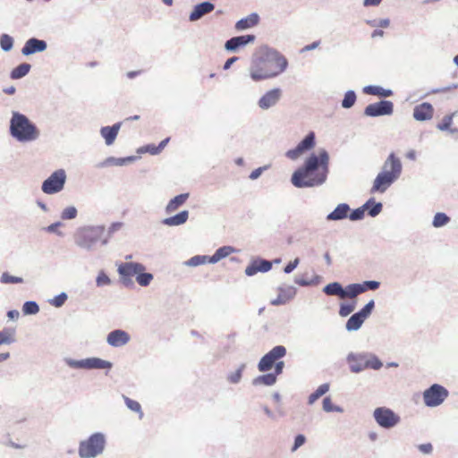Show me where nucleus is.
Returning a JSON list of instances; mask_svg holds the SVG:
<instances>
[{
	"instance_id": "obj_9",
	"label": "nucleus",
	"mask_w": 458,
	"mask_h": 458,
	"mask_svg": "<svg viewBox=\"0 0 458 458\" xmlns=\"http://www.w3.org/2000/svg\"><path fill=\"white\" fill-rule=\"evenodd\" d=\"M66 179V172L64 169L55 170L42 182L41 190L48 195L58 193L63 191Z\"/></svg>"
},
{
	"instance_id": "obj_37",
	"label": "nucleus",
	"mask_w": 458,
	"mask_h": 458,
	"mask_svg": "<svg viewBox=\"0 0 458 458\" xmlns=\"http://www.w3.org/2000/svg\"><path fill=\"white\" fill-rule=\"evenodd\" d=\"M31 65L28 63H22L12 70L10 77L13 80H19L25 77L30 71Z\"/></svg>"
},
{
	"instance_id": "obj_18",
	"label": "nucleus",
	"mask_w": 458,
	"mask_h": 458,
	"mask_svg": "<svg viewBox=\"0 0 458 458\" xmlns=\"http://www.w3.org/2000/svg\"><path fill=\"white\" fill-rule=\"evenodd\" d=\"M282 97V90L278 88L272 89L266 92L259 100L258 106L262 110L274 107Z\"/></svg>"
},
{
	"instance_id": "obj_30",
	"label": "nucleus",
	"mask_w": 458,
	"mask_h": 458,
	"mask_svg": "<svg viewBox=\"0 0 458 458\" xmlns=\"http://www.w3.org/2000/svg\"><path fill=\"white\" fill-rule=\"evenodd\" d=\"M188 217L189 212L187 210H182L173 216L165 218L163 220V224L168 226H177L186 223Z\"/></svg>"
},
{
	"instance_id": "obj_17",
	"label": "nucleus",
	"mask_w": 458,
	"mask_h": 458,
	"mask_svg": "<svg viewBox=\"0 0 458 458\" xmlns=\"http://www.w3.org/2000/svg\"><path fill=\"white\" fill-rule=\"evenodd\" d=\"M398 178L386 171H381L374 180L371 192H385Z\"/></svg>"
},
{
	"instance_id": "obj_33",
	"label": "nucleus",
	"mask_w": 458,
	"mask_h": 458,
	"mask_svg": "<svg viewBox=\"0 0 458 458\" xmlns=\"http://www.w3.org/2000/svg\"><path fill=\"white\" fill-rule=\"evenodd\" d=\"M189 198V193H182L173 198L166 206V212L172 213L179 208Z\"/></svg>"
},
{
	"instance_id": "obj_50",
	"label": "nucleus",
	"mask_w": 458,
	"mask_h": 458,
	"mask_svg": "<svg viewBox=\"0 0 458 458\" xmlns=\"http://www.w3.org/2000/svg\"><path fill=\"white\" fill-rule=\"evenodd\" d=\"M0 46L3 51L8 52L13 49V38L8 34H2L0 36Z\"/></svg>"
},
{
	"instance_id": "obj_55",
	"label": "nucleus",
	"mask_w": 458,
	"mask_h": 458,
	"mask_svg": "<svg viewBox=\"0 0 458 458\" xmlns=\"http://www.w3.org/2000/svg\"><path fill=\"white\" fill-rule=\"evenodd\" d=\"M306 442V437L302 434H298L294 437V443L291 448V452L294 453L296 452L301 446H302Z\"/></svg>"
},
{
	"instance_id": "obj_49",
	"label": "nucleus",
	"mask_w": 458,
	"mask_h": 458,
	"mask_svg": "<svg viewBox=\"0 0 458 458\" xmlns=\"http://www.w3.org/2000/svg\"><path fill=\"white\" fill-rule=\"evenodd\" d=\"M1 284H24L22 277L11 276L8 273H4L0 279Z\"/></svg>"
},
{
	"instance_id": "obj_10",
	"label": "nucleus",
	"mask_w": 458,
	"mask_h": 458,
	"mask_svg": "<svg viewBox=\"0 0 458 458\" xmlns=\"http://www.w3.org/2000/svg\"><path fill=\"white\" fill-rule=\"evenodd\" d=\"M373 418L379 427L386 429L394 428L401 420L400 416L387 407L376 408Z\"/></svg>"
},
{
	"instance_id": "obj_20",
	"label": "nucleus",
	"mask_w": 458,
	"mask_h": 458,
	"mask_svg": "<svg viewBox=\"0 0 458 458\" xmlns=\"http://www.w3.org/2000/svg\"><path fill=\"white\" fill-rule=\"evenodd\" d=\"M47 48V44L43 39L37 38H29L21 48V54L25 56L34 55L36 53L44 52Z\"/></svg>"
},
{
	"instance_id": "obj_60",
	"label": "nucleus",
	"mask_w": 458,
	"mask_h": 458,
	"mask_svg": "<svg viewBox=\"0 0 458 458\" xmlns=\"http://www.w3.org/2000/svg\"><path fill=\"white\" fill-rule=\"evenodd\" d=\"M267 168H268V165H264V166H261V167H259V168H257V169L253 170V171L250 173V174L249 178H250V180H256V179H258V178L262 174V173H263L264 171H266Z\"/></svg>"
},
{
	"instance_id": "obj_11",
	"label": "nucleus",
	"mask_w": 458,
	"mask_h": 458,
	"mask_svg": "<svg viewBox=\"0 0 458 458\" xmlns=\"http://www.w3.org/2000/svg\"><path fill=\"white\" fill-rule=\"evenodd\" d=\"M448 391L438 384H433L423 392L424 403L428 407H437L448 397Z\"/></svg>"
},
{
	"instance_id": "obj_57",
	"label": "nucleus",
	"mask_w": 458,
	"mask_h": 458,
	"mask_svg": "<svg viewBox=\"0 0 458 458\" xmlns=\"http://www.w3.org/2000/svg\"><path fill=\"white\" fill-rule=\"evenodd\" d=\"M63 226V223L62 222H55V223H53L51 224L50 225H48L47 228H46V231L47 233H55L57 234L58 236H64V233L59 231V228Z\"/></svg>"
},
{
	"instance_id": "obj_41",
	"label": "nucleus",
	"mask_w": 458,
	"mask_h": 458,
	"mask_svg": "<svg viewBox=\"0 0 458 458\" xmlns=\"http://www.w3.org/2000/svg\"><path fill=\"white\" fill-rule=\"evenodd\" d=\"M245 368H246L245 363H242L241 365H239V367L237 368V369L235 371L230 372L227 375V377H226L227 381L230 384H233V385L239 384L242 380V372L244 371Z\"/></svg>"
},
{
	"instance_id": "obj_19",
	"label": "nucleus",
	"mask_w": 458,
	"mask_h": 458,
	"mask_svg": "<svg viewBox=\"0 0 458 458\" xmlns=\"http://www.w3.org/2000/svg\"><path fill=\"white\" fill-rule=\"evenodd\" d=\"M131 340L130 335L123 329H114L106 336V343L114 348L126 345Z\"/></svg>"
},
{
	"instance_id": "obj_40",
	"label": "nucleus",
	"mask_w": 458,
	"mask_h": 458,
	"mask_svg": "<svg viewBox=\"0 0 458 458\" xmlns=\"http://www.w3.org/2000/svg\"><path fill=\"white\" fill-rule=\"evenodd\" d=\"M329 391V384L325 383L320 385L316 391L310 394L308 398V403L313 404L318 398L327 394Z\"/></svg>"
},
{
	"instance_id": "obj_7",
	"label": "nucleus",
	"mask_w": 458,
	"mask_h": 458,
	"mask_svg": "<svg viewBox=\"0 0 458 458\" xmlns=\"http://www.w3.org/2000/svg\"><path fill=\"white\" fill-rule=\"evenodd\" d=\"M106 444V436L103 433H93L87 439L80 442L78 454L81 458H96L103 454Z\"/></svg>"
},
{
	"instance_id": "obj_15",
	"label": "nucleus",
	"mask_w": 458,
	"mask_h": 458,
	"mask_svg": "<svg viewBox=\"0 0 458 458\" xmlns=\"http://www.w3.org/2000/svg\"><path fill=\"white\" fill-rule=\"evenodd\" d=\"M369 288H323L324 293L329 296H337L341 300L350 299L356 301L355 298L369 290Z\"/></svg>"
},
{
	"instance_id": "obj_34",
	"label": "nucleus",
	"mask_w": 458,
	"mask_h": 458,
	"mask_svg": "<svg viewBox=\"0 0 458 458\" xmlns=\"http://www.w3.org/2000/svg\"><path fill=\"white\" fill-rule=\"evenodd\" d=\"M276 382V377L275 374L267 373L265 375L258 376L257 377L252 379V385L257 386H271L275 385Z\"/></svg>"
},
{
	"instance_id": "obj_48",
	"label": "nucleus",
	"mask_w": 458,
	"mask_h": 458,
	"mask_svg": "<svg viewBox=\"0 0 458 458\" xmlns=\"http://www.w3.org/2000/svg\"><path fill=\"white\" fill-rule=\"evenodd\" d=\"M78 216V210L74 206H68L63 209L60 217L63 220H72Z\"/></svg>"
},
{
	"instance_id": "obj_35",
	"label": "nucleus",
	"mask_w": 458,
	"mask_h": 458,
	"mask_svg": "<svg viewBox=\"0 0 458 458\" xmlns=\"http://www.w3.org/2000/svg\"><path fill=\"white\" fill-rule=\"evenodd\" d=\"M363 92L368 95L379 96L384 98L390 97L393 94L391 89H386L380 86L374 85H369L364 87Z\"/></svg>"
},
{
	"instance_id": "obj_12",
	"label": "nucleus",
	"mask_w": 458,
	"mask_h": 458,
	"mask_svg": "<svg viewBox=\"0 0 458 458\" xmlns=\"http://www.w3.org/2000/svg\"><path fill=\"white\" fill-rule=\"evenodd\" d=\"M286 354V349L283 345H276L266 353L258 364V369L260 372H267L270 370L276 360L282 359Z\"/></svg>"
},
{
	"instance_id": "obj_29",
	"label": "nucleus",
	"mask_w": 458,
	"mask_h": 458,
	"mask_svg": "<svg viewBox=\"0 0 458 458\" xmlns=\"http://www.w3.org/2000/svg\"><path fill=\"white\" fill-rule=\"evenodd\" d=\"M259 17L257 13H253L245 18L239 20L235 23V29L237 30H244L256 26L259 23Z\"/></svg>"
},
{
	"instance_id": "obj_53",
	"label": "nucleus",
	"mask_w": 458,
	"mask_h": 458,
	"mask_svg": "<svg viewBox=\"0 0 458 458\" xmlns=\"http://www.w3.org/2000/svg\"><path fill=\"white\" fill-rule=\"evenodd\" d=\"M382 208H383L382 203L375 202V200L373 199V202H371L369 209H367L366 211H368V214L370 216L375 217L382 211Z\"/></svg>"
},
{
	"instance_id": "obj_44",
	"label": "nucleus",
	"mask_w": 458,
	"mask_h": 458,
	"mask_svg": "<svg viewBox=\"0 0 458 458\" xmlns=\"http://www.w3.org/2000/svg\"><path fill=\"white\" fill-rule=\"evenodd\" d=\"M39 311L38 304L34 301H27L22 305L24 315H36Z\"/></svg>"
},
{
	"instance_id": "obj_16",
	"label": "nucleus",
	"mask_w": 458,
	"mask_h": 458,
	"mask_svg": "<svg viewBox=\"0 0 458 458\" xmlns=\"http://www.w3.org/2000/svg\"><path fill=\"white\" fill-rule=\"evenodd\" d=\"M256 37L251 34L233 37L225 43V49L235 53L240 48L253 43Z\"/></svg>"
},
{
	"instance_id": "obj_63",
	"label": "nucleus",
	"mask_w": 458,
	"mask_h": 458,
	"mask_svg": "<svg viewBox=\"0 0 458 458\" xmlns=\"http://www.w3.org/2000/svg\"><path fill=\"white\" fill-rule=\"evenodd\" d=\"M418 448L421 453L425 454H429L433 451V446L430 443L421 444L418 446Z\"/></svg>"
},
{
	"instance_id": "obj_62",
	"label": "nucleus",
	"mask_w": 458,
	"mask_h": 458,
	"mask_svg": "<svg viewBox=\"0 0 458 458\" xmlns=\"http://www.w3.org/2000/svg\"><path fill=\"white\" fill-rule=\"evenodd\" d=\"M369 24L370 26H378L381 28H387L390 24V21H389V19H381L378 21L377 23L376 22V21H369Z\"/></svg>"
},
{
	"instance_id": "obj_54",
	"label": "nucleus",
	"mask_w": 458,
	"mask_h": 458,
	"mask_svg": "<svg viewBox=\"0 0 458 458\" xmlns=\"http://www.w3.org/2000/svg\"><path fill=\"white\" fill-rule=\"evenodd\" d=\"M456 113H453L452 114L450 115H445L443 120H442V123H438L437 124V129L440 130V131H447L450 129V126L453 123V117L455 115Z\"/></svg>"
},
{
	"instance_id": "obj_31",
	"label": "nucleus",
	"mask_w": 458,
	"mask_h": 458,
	"mask_svg": "<svg viewBox=\"0 0 458 458\" xmlns=\"http://www.w3.org/2000/svg\"><path fill=\"white\" fill-rule=\"evenodd\" d=\"M135 157H110L105 159L102 163H100L98 166V167H106L109 165H116V166H123L130 162H132L135 160Z\"/></svg>"
},
{
	"instance_id": "obj_13",
	"label": "nucleus",
	"mask_w": 458,
	"mask_h": 458,
	"mask_svg": "<svg viewBox=\"0 0 458 458\" xmlns=\"http://www.w3.org/2000/svg\"><path fill=\"white\" fill-rule=\"evenodd\" d=\"M315 133L313 131L309 132L298 145L286 151L285 156L291 160L298 159L303 153L312 149L315 146Z\"/></svg>"
},
{
	"instance_id": "obj_43",
	"label": "nucleus",
	"mask_w": 458,
	"mask_h": 458,
	"mask_svg": "<svg viewBox=\"0 0 458 458\" xmlns=\"http://www.w3.org/2000/svg\"><path fill=\"white\" fill-rule=\"evenodd\" d=\"M451 221V218L443 212H437L435 214L432 225L435 228H439L446 225Z\"/></svg>"
},
{
	"instance_id": "obj_51",
	"label": "nucleus",
	"mask_w": 458,
	"mask_h": 458,
	"mask_svg": "<svg viewBox=\"0 0 458 458\" xmlns=\"http://www.w3.org/2000/svg\"><path fill=\"white\" fill-rule=\"evenodd\" d=\"M355 305H356V301H351L346 303H342L340 305L339 315L341 317H347L354 310Z\"/></svg>"
},
{
	"instance_id": "obj_52",
	"label": "nucleus",
	"mask_w": 458,
	"mask_h": 458,
	"mask_svg": "<svg viewBox=\"0 0 458 458\" xmlns=\"http://www.w3.org/2000/svg\"><path fill=\"white\" fill-rule=\"evenodd\" d=\"M67 298V294L64 292H63L60 294L54 297L53 299L49 300V303L55 308H60L64 304Z\"/></svg>"
},
{
	"instance_id": "obj_42",
	"label": "nucleus",
	"mask_w": 458,
	"mask_h": 458,
	"mask_svg": "<svg viewBox=\"0 0 458 458\" xmlns=\"http://www.w3.org/2000/svg\"><path fill=\"white\" fill-rule=\"evenodd\" d=\"M123 398L124 400L126 407L131 411L138 413L139 418L141 420L144 416V413L142 411L140 403L135 400L127 397L126 395H123Z\"/></svg>"
},
{
	"instance_id": "obj_32",
	"label": "nucleus",
	"mask_w": 458,
	"mask_h": 458,
	"mask_svg": "<svg viewBox=\"0 0 458 458\" xmlns=\"http://www.w3.org/2000/svg\"><path fill=\"white\" fill-rule=\"evenodd\" d=\"M235 251L234 248L231 246H223L216 250V252L210 256L209 263L215 264L221 260L222 259H225L228 257L230 254L233 253Z\"/></svg>"
},
{
	"instance_id": "obj_58",
	"label": "nucleus",
	"mask_w": 458,
	"mask_h": 458,
	"mask_svg": "<svg viewBox=\"0 0 458 458\" xmlns=\"http://www.w3.org/2000/svg\"><path fill=\"white\" fill-rule=\"evenodd\" d=\"M138 153H149L151 155H157L159 154V149L157 148V146L149 144L143 146L138 149Z\"/></svg>"
},
{
	"instance_id": "obj_59",
	"label": "nucleus",
	"mask_w": 458,
	"mask_h": 458,
	"mask_svg": "<svg viewBox=\"0 0 458 458\" xmlns=\"http://www.w3.org/2000/svg\"><path fill=\"white\" fill-rule=\"evenodd\" d=\"M97 284L98 286L102 284H109L111 283L110 278L104 271H100L96 278Z\"/></svg>"
},
{
	"instance_id": "obj_3",
	"label": "nucleus",
	"mask_w": 458,
	"mask_h": 458,
	"mask_svg": "<svg viewBox=\"0 0 458 458\" xmlns=\"http://www.w3.org/2000/svg\"><path fill=\"white\" fill-rule=\"evenodd\" d=\"M9 132L20 143L33 142L40 137V131L37 125L25 114L18 111L12 112Z\"/></svg>"
},
{
	"instance_id": "obj_25",
	"label": "nucleus",
	"mask_w": 458,
	"mask_h": 458,
	"mask_svg": "<svg viewBox=\"0 0 458 458\" xmlns=\"http://www.w3.org/2000/svg\"><path fill=\"white\" fill-rule=\"evenodd\" d=\"M277 296L271 299L270 303L274 306L286 304L296 295V288H276Z\"/></svg>"
},
{
	"instance_id": "obj_21",
	"label": "nucleus",
	"mask_w": 458,
	"mask_h": 458,
	"mask_svg": "<svg viewBox=\"0 0 458 458\" xmlns=\"http://www.w3.org/2000/svg\"><path fill=\"white\" fill-rule=\"evenodd\" d=\"M403 170V165L394 153H391L383 164L382 171H386L393 176L399 178Z\"/></svg>"
},
{
	"instance_id": "obj_4",
	"label": "nucleus",
	"mask_w": 458,
	"mask_h": 458,
	"mask_svg": "<svg viewBox=\"0 0 458 458\" xmlns=\"http://www.w3.org/2000/svg\"><path fill=\"white\" fill-rule=\"evenodd\" d=\"M145 270V266L138 262L121 263L117 269L122 284H130L132 283L131 278L136 276V281L140 286L148 285L153 279V275Z\"/></svg>"
},
{
	"instance_id": "obj_38",
	"label": "nucleus",
	"mask_w": 458,
	"mask_h": 458,
	"mask_svg": "<svg viewBox=\"0 0 458 458\" xmlns=\"http://www.w3.org/2000/svg\"><path fill=\"white\" fill-rule=\"evenodd\" d=\"M371 202H373V199H369L366 203H364L361 207L352 210L349 215L348 217L352 221H360L363 219L365 216V211L369 209Z\"/></svg>"
},
{
	"instance_id": "obj_36",
	"label": "nucleus",
	"mask_w": 458,
	"mask_h": 458,
	"mask_svg": "<svg viewBox=\"0 0 458 458\" xmlns=\"http://www.w3.org/2000/svg\"><path fill=\"white\" fill-rule=\"evenodd\" d=\"M364 318L358 313H354L350 317V318L347 320L345 327L347 331H357L360 328L364 322Z\"/></svg>"
},
{
	"instance_id": "obj_28",
	"label": "nucleus",
	"mask_w": 458,
	"mask_h": 458,
	"mask_svg": "<svg viewBox=\"0 0 458 458\" xmlns=\"http://www.w3.org/2000/svg\"><path fill=\"white\" fill-rule=\"evenodd\" d=\"M351 211L350 206L346 203H341L327 216V219L329 221H339L348 217L349 212Z\"/></svg>"
},
{
	"instance_id": "obj_64",
	"label": "nucleus",
	"mask_w": 458,
	"mask_h": 458,
	"mask_svg": "<svg viewBox=\"0 0 458 458\" xmlns=\"http://www.w3.org/2000/svg\"><path fill=\"white\" fill-rule=\"evenodd\" d=\"M275 366V372L273 374L276 375V377L282 374L283 372V369H284V362L280 360V361H276V363L274 364Z\"/></svg>"
},
{
	"instance_id": "obj_8",
	"label": "nucleus",
	"mask_w": 458,
	"mask_h": 458,
	"mask_svg": "<svg viewBox=\"0 0 458 458\" xmlns=\"http://www.w3.org/2000/svg\"><path fill=\"white\" fill-rule=\"evenodd\" d=\"M65 364L75 369H110L113 364L98 357H90L82 360H74L72 358H64Z\"/></svg>"
},
{
	"instance_id": "obj_26",
	"label": "nucleus",
	"mask_w": 458,
	"mask_h": 458,
	"mask_svg": "<svg viewBox=\"0 0 458 458\" xmlns=\"http://www.w3.org/2000/svg\"><path fill=\"white\" fill-rule=\"evenodd\" d=\"M434 108L431 104L424 102L413 109V118L417 121H427L433 117Z\"/></svg>"
},
{
	"instance_id": "obj_27",
	"label": "nucleus",
	"mask_w": 458,
	"mask_h": 458,
	"mask_svg": "<svg viewBox=\"0 0 458 458\" xmlns=\"http://www.w3.org/2000/svg\"><path fill=\"white\" fill-rule=\"evenodd\" d=\"M120 128L121 123H116L112 126H105L100 129V134L105 139V142L107 146L114 142Z\"/></svg>"
},
{
	"instance_id": "obj_56",
	"label": "nucleus",
	"mask_w": 458,
	"mask_h": 458,
	"mask_svg": "<svg viewBox=\"0 0 458 458\" xmlns=\"http://www.w3.org/2000/svg\"><path fill=\"white\" fill-rule=\"evenodd\" d=\"M375 303L374 301H369L358 313L366 319L372 312Z\"/></svg>"
},
{
	"instance_id": "obj_24",
	"label": "nucleus",
	"mask_w": 458,
	"mask_h": 458,
	"mask_svg": "<svg viewBox=\"0 0 458 458\" xmlns=\"http://www.w3.org/2000/svg\"><path fill=\"white\" fill-rule=\"evenodd\" d=\"M272 263L262 259H256L245 268V274L252 276L258 272H267L271 269Z\"/></svg>"
},
{
	"instance_id": "obj_22",
	"label": "nucleus",
	"mask_w": 458,
	"mask_h": 458,
	"mask_svg": "<svg viewBox=\"0 0 458 458\" xmlns=\"http://www.w3.org/2000/svg\"><path fill=\"white\" fill-rule=\"evenodd\" d=\"M215 9V4L209 1H205L196 4L192 12L190 13L189 20L191 21H197L206 14L210 13Z\"/></svg>"
},
{
	"instance_id": "obj_45",
	"label": "nucleus",
	"mask_w": 458,
	"mask_h": 458,
	"mask_svg": "<svg viewBox=\"0 0 458 458\" xmlns=\"http://www.w3.org/2000/svg\"><path fill=\"white\" fill-rule=\"evenodd\" d=\"M210 256L196 255L185 262V265L190 267H197L206 263H209Z\"/></svg>"
},
{
	"instance_id": "obj_61",
	"label": "nucleus",
	"mask_w": 458,
	"mask_h": 458,
	"mask_svg": "<svg viewBox=\"0 0 458 458\" xmlns=\"http://www.w3.org/2000/svg\"><path fill=\"white\" fill-rule=\"evenodd\" d=\"M299 262H300V259L298 258H296L294 260L289 262L284 268V273L290 274L291 272H293L299 265Z\"/></svg>"
},
{
	"instance_id": "obj_5",
	"label": "nucleus",
	"mask_w": 458,
	"mask_h": 458,
	"mask_svg": "<svg viewBox=\"0 0 458 458\" xmlns=\"http://www.w3.org/2000/svg\"><path fill=\"white\" fill-rule=\"evenodd\" d=\"M346 361L352 373H360L366 369L378 370L383 366L382 361L370 352H350Z\"/></svg>"
},
{
	"instance_id": "obj_6",
	"label": "nucleus",
	"mask_w": 458,
	"mask_h": 458,
	"mask_svg": "<svg viewBox=\"0 0 458 458\" xmlns=\"http://www.w3.org/2000/svg\"><path fill=\"white\" fill-rule=\"evenodd\" d=\"M105 232L104 225H86L80 227L74 233V242L77 246L90 250L102 238Z\"/></svg>"
},
{
	"instance_id": "obj_2",
	"label": "nucleus",
	"mask_w": 458,
	"mask_h": 458,
	"mask_svg": "<svg viewBox=\"0 0 458 458\" xmlns=\"http://www.w3.org/2000/svg\"><path fill=\"white\" fill-rule=\"evenodd\" d=\"M287 66V59L278 51L262 47L252 56L248 72L250 79L258 82L280 75Z\"/></svg>"
},
{
	"instance_id": "obj_39",
	"label": "nucleus",
	"mask_w": 458,
	"mask_h": 458,
	"mask_svg": "<svg viewBox=\"0 0 458 458\" xmlns=\"http://www.w3.org/2000/svg\"><path fill=\"white\" fill-rule=\"evenodd\" d=\"M15 342V330L12 328H4L0 331V345L11 344Z\"/></svg>"
},
{
	"instance_id": "obj_1",
	"label": "nucleus",
	"mask_w": 458,
	"mask_h": 458,
	"mask_svg": "<svg viewBox=\"0 0 458 458\" xmlns=\"http://www.w3.org/2000/svg\"><path fill=\"white\" fill-rule=\"evenodd\" d=\"M329 173V154L322 148L318 154H310L303 165L293 172L291 182L297 188L322 185Z\"/></svg>"
},
{
	"instance_id": "obj_47",
	"label": "nucleus",
	"mask_w": 458,
	"mask_h": 458,
	"mask_svg": "<svg viewBox=\"0 0 458 458\" xmlns=\"http://www.w3.org/2000/svg\"><path fill=\"white\" fill-rule=\"evenodd\" d=\"M323 410L326 412H332V411H335V412H339V413L344 412V409L342 407L333 404L330 396H327L323 399Z\"/></svg>"
},
{
	"instance_id": "obj_14",
	"label": "nucleus",
	"mask_w": 458,
	"mask_h": 458,
	"mask_svg": "<svg viewBox=\"0 0 458 458\" xmlns=\"http://www.w3.org/2000/svg\"><path fill=\"white\" fill-rule=\"evenodd\" d=\"M394 112V104L389 100H381L369 104L364 109V114L369 117L390 115Z\"/></svg>"
},
{
	"instance_id": "obj_23",
	"label": "nucleus",
	"mask_w": 458,
	"mask_h": 458,
	"mask_svg": "<svg viewBox=\"0 0 458 458\" xmlns=\"http://www.w3.org/2000/svg\"><path fill=\"white\" fill-rule=\"evenodd\" d=\"M295 283L301 286L318 285L324 284V279L311 269L296 277Z\"/></svg>"
},
{
	"instance_id": "obj_46",
	"label": "nucleus",
	"mask_w": 458,
	"mask_h": 458,
	"mask_svg": "<svg viewBox=\"0 0 458 458\" xmlns=\"http://www.w3.org/2000/svg\"><path fill=\"white\" fill-rule=\"evenodd\" d=\"M356 93L353 90H348L342 100V107L344 108H351L356 102Z\"/></svg>"
}]
</instances>
